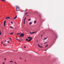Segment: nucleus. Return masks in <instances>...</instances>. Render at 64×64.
Returning a JSON list of instances; mask_svg holds the SVG:
<instances>
[{
	"label": "nucleus",
	"instance_id": "f257e3e1",
	"mask_svg": "<svg viewBox=\"0 0 64 64\" xmlns=\"http://www.w3.org/2000/svg\"><path fill=\"white\" fill-rule=\"evenodd\" d=\"M28 39H30L28 40V42H29V41H30L31 40L33 39V38H31L30 37H28Z\"/></svg>",
	"mask_w": 64,
	"mask_h": 64
},
{
	"label": "nucleus",
	"instance_id": "f03ea898",
	"mask_svg": "<svg viewBox=\"0 0 64 64\" xmlns=\"http://www.w3.org/2000/svg\"><path fill=\"white\" fill-rule=\"evenodd\" d=\"M16 11H19V9L20 8H19V7L18 6H16Z\"/></svg>",
	"mask_w": 64,
	"mask_h": 64
},
{
	"label": "nucleus",
	"instance_id": "7ed1b4c3",
	"mask_svg": "<svg viewBox=\"0 0 64 64\" xmlns=\"http://www.w3.org/2000/svg\"><path fill=\"white\" fill-rule=\"evenodd\" d=\"M24 34L22 33L20 34V36H21L22 37H24Z\"/></svg>",
	"mask_w": 64,
	"mask_h": 64
},
{
	"label": "nucleus",
	"instance_id": "20e7f679",
	"mask_svg": "<svg viewBox=\"0 0 64 64\" xmlns=\"http://www.w3.org/2000/svg\"><path fill=\"white\" fill-rule=\"evenodd\" d=\"M36 32H32H32H30V34H34L35 33H36Z\"/></svg>",
	"mask_w": 64,
	"mask_h": 64
},
{
	"label": "nucleus",
	"instance_id": "39448f33",
	"mask_svg": "<svg viewBox=\"0 0 64 64\" xmlns=\"http://www.w3.org/2000/svg\"><path fill=\"white\" fill-rule=\"evenodd\" d=\"M6 20H4V26H5V23H6Z\"/></svg>",
	"mask_w": 64,
	"mask_h": 64
},
{
	"label": "nucleus",
	"instance_id": "423d86ee",
	"mask_svg": "<svg viewBox=\"0 0 64 64\" xmlns=\"http://www.w3.org/2000/svg\"><path fill=\"white\" fill-rule=\"evenodd\" d=\"M38 44V46L39 47H40V48H43V47L41 46L39 44Z\"/></svg>",
	"mask_w": 64,
	"mask_h": 64
},
{
	"label": "nucleus",
	"instance_id": "0eeeda50",
	"mask_svg": "<svg viewBox=\"0 0 64 64\" xmlns=\"http://www.w3.org/2000/svg\"><path fill=\"white\" fill-rule=\"evenodd\" d=\"M10 18H11L9 17H7L6 18H5V19H10Z\"/></svg>",
	"mask_w": 64,
	"mask_h": 64
},
{
	"label": "nucleus",
	"instance_id": "6e6552de",
	"mask_svg": "<svg viewBox=\"0 0 64 64\" xmlns=\"http://www.w3.org/2000/svg\"><path fill=\"white\" fill-rule=\"evenodd\" d=\"M17 18V16H16L14 18H12V19H15Z\"/></svg>",
	"mask_w": 64,
	"mask_h": 64
},
{
	"label": "nucleus",
	"instance_id": "1a4fd4ad",
	"mask_svg": "<svg viewBox=\"0 0 64 64\" xmlns=\"http://www.w3.org/2000/svg\"><path fill=\"white\" fill-rule=\"evenodd\" d=\"M10 28L11 29H14V28H13V27L12 26H10Z\"/></svg>",
	"mask_w": 64,
	"mask_h": 64
},
{
	"label": "nucleus",
	"instance_id": "9d476101",
	"mask_svg": "<svg viewBox=\"0 0 64 64\" xmlns=\"http://www.w3.org/2000/svg\"><path fill=\"white\" fill-rule=\"evenodd\" d=\"M32 24V22H30L29 23V24L30 25H31V24Z\"/></svg>",
	"mask_w": 64,
	"mask_h": 64
},
{
	"label": "nucleus",
	"instance_id": "9b49d317",
	"mask_svg": "<svg viewBox=\"0 0 64 64\" xmlns=\"http://www.w3.org/2000/svg\"><path fill=\"white\" fill-rule=\"evenodd\" d=\"M34 24H36V20H34Z\"/></svg>",
	"mask_w": 64,
	"mask_h": 64
},
{
	"label": "nucleus",
	"instance_id": "f8f14e48",
	"mask_svg": "<svg viewBox=\"0 0 64 64\" xmlns=\"http://www.w3.org/2000/svg\"><path fill=\"white\" fill-rule=\"evenodd\" d=\"M16 40L18 41H20V40L18 38H16Z\"/></svg>",
	"mask_w": 64,
	"mask_h": 64
},
{
	"label": "nucleus",
	"instance_id": "ddd939ff",
	"mask_svg": "<svg viewBox=\"0 0 64 64\" xmlns=\"http://www.w3.org/2000/svg\"><path fill=\"white\" fill-rule=\"evenodd\" d=\"M26 17H25L24 19V21H25V20H26Z\"/></svg>",
	"mask_w": 64,
	"mask_h": 64
},
{
	"label": "nucleus",
	"instance_id": "4468645a",
	"mask_svg": "<svg viewBox=\"0 0 64 64\" xmlns=\"http://www.w3.org/2000/svg\"><path fill=\"white\" fill-rule=\"evenodd\" d=\"M28 20L29 21H30L31 20V18H30V19H28Z\"/></svg>",
	"mask_w": 64,
	"mask_h": 64
},
{
	"label": "nucleus",
	"instance_id": "2eb2a0df",
	"mask_svg": "<svg viewBox=\"0 0 64 64\" xmlns=\"http://www.w3.org/2000/svg\"><path fill=\"white\" fill-rule=\"evenodd\" d=\"M47 38H44V39H43V40H46V39H47Z\"/></svg>",
	"mask_w": 64,
	"mask_h": 64
},
{
	"label": "nucleus",
	"instance_id": "dca6fc26",
	"mask_svg": "<svg viewBox=\"0 0 64 64\" xmlns=\"http://www.w3.org/2000/svg\"><path fill=\"white\" fill-rule=\"evenodd\" d=\"M26 41H28V38H26Z\"/></svg>",
	"mask_w": 64,
	"mask_h": 64
},
{
	"label": "nucleus",
	"instance_id": "f3484780",
	"mask_svg": "<svg viewBox=\"0 0 64 64\" xmlns=\"http://www.w3.org/2000/svg\"><path fill=\"white\" fill-rule=\"evenodd\" d=\"M47 43V42H45L44 43V44H46V43Z\"/></svg>",
	"mask_w": 64,
	"mask_h": 64
},
{
	"label": "nucleus",
	"instance_id": "a211bd4d",
	"mask_svg": "<svg viewBox=\"0 0 64 64\" xmlns=\"http://www.w3.org/2000/svg\"><path fill=\"white\" fill-rule=\"evenodd\" d=\"M11 24H13V22H11Z\"/></svg>",
	"mask_w": 64,
	"mask_h": 64
},
{
	"label": "nucleus",
	"instance_id": "6ab92c4d",
	"mask_svg": "<svg viewBox=\"0 0 64 64\" xmlns=\"http://www.w3.org/2000/svg\"><path fill=\"white\" fill-rule=\"evenodd\" d=\"M27 14V12H26L25 14H24V15H26V14Z\"/></svg>",
	"mask_w": 64,
	"mask_h": 64
},
{
	"label": "nucleus",
	"instance_id": "aec40b11",
	"mask_svg": "<svg viewBox=\"0 0 64 64\" xmlns=\"http://www.w3.org/2000/svg\"><path fill=\"white\" fill-rule=\"evenodd\" d=\"M13 34V32H12V33H10V34L11 35H12V34Z\"/></svg>",
	"mask_w": 64,
	"mask_h": 64
},
{
	"label": "nucleus",
	"instance_id": "412c9836",
	"mask_svg": "<svg viewBox=\"0 0 64 64\" xmlns=\"http://www.w3.org/2000/svg\"><path fill=\"white\" fill-rule=\"evenodd\" d=\"M48 45L47 44L45 47H46L47 46H48Z\"/></svg>",
	"mask_w": 64,
	"mask_h": 64
},
{
	"label": "nucleus",
	"instance_id": "4be33fe9",
	"mask_svg": "<svg viewBox=\"0 0 64 64\" xmlns=\"http://www.w3.org/2000/svg\"><path fill=\"white\" fill-rule=\"evenodd\" d=\"M25 21H24V24H25Z\"/></svg>",
	"mask_w": 64,
	"mask_h": 64
},
{
	"label": "nucleus",
	"instance_id": "5701e85b",
	"mask_svg": "<svg viewBox=\"0 0 64 64\" xmlns=\"http://www.w3.org/2000/svg\"><path fill=\"white\" fill-rule=\"evenodd\" d=\"M20 34V33H18V34L17 35H19V34Z\"/></svg>",
	"mask_w": 64,
	"mask_h": 64
},
{
	"label": "nucleus",
	"instance_id": "b1692460",
	"mask_svg": "<svg viewBox=\"0 0 64 64\" xmlns=\"http://www.w3.org/2000/svg\"><path fill=\"white\" fill-rule=\"evenodd\" d=\"M1 0L2 1H3V2H4V0Z\"/></svg>",
	"mask_w": 64,
	"mask_h": 64
},
{
	"label": "nucleus",
	"instance_id": "393cba45",
	"mask_svg": "<svg viewBox=\"0 0 64 64\" xmlns=\"http://www.w3.org/2000/svg\"><path fill=\"white\" fill-rule=\"evenodd\" d=\"M3 45H4V46H6V45H5V44H4Z\"/></svg>",
	"mask_w": 64,
	"mask_h": 64
},
{
	"label": "nucleus",
	"instance_id": "a878e982",
	"mask_svg": "<svg viewBox=\"0 0 64 64\" xmlns=\"http://www.w3.org/2000/svg\"><path fill=\"white\" fill-rule=\"evenodd\" d=\"M10 62H13V61H11Z\"/></svg>",
	"mask_w": 64,
	"mask_h": 64
},
{
	"label": "nucleus",
	"instance_id": "bb28decb",
	"mask_svg": "<svg viewBox=\"0 0 64 64\" xmlns=\"http://www.w3.org/2000/svg\"><path fill=\"white\" fill-rule=\"evenodd\" d=\"M1 35V32H0V35Z\"/></svg>",
	"mask_w": 64,
	"mask_h": 64
},
{
	"label": "nucleus",
	"instance_id": "cd10ccee",
	"mask_svg": "<svg viewBox=\"0 0 64 64\" xmlns=\"http://www.w3.org/2000/svg\"><path fill=\"white\" fill-rule=\"evenodd\" d=\"M14 62V63L15 64H17V63H16V62Z\"/></svg>",
	"mask_w": 64,
	"mask_h": 64
},
{
	"label": "nucleus",
	"instance_id": "c85d7f7f",
	"mask_svg": "<svg viewBox=\"0 0 64 64\" xmlns=\"http://www.w3.org/2000/svg\"><path fill=\"white\" fill-rule=\"evenodd\" d=\"M2 64H5V62H2Z\"/></svg>",
	"mask_w": 64,
	"mask_h": 64
},
{
	"label": "nucleus",
	"instance_id": "c756f323",
	"mask_svg": "<svg viewBox=\"0 0 64 64\" xmlns=\"http://www.w3.org/2000/svg\"><path fill=\"white\" fill-rule=\"evenodd\" d=\"M9 38V39H10V40H11V39H11V38Z\"/></svg>",
	"mask_w": 64,
	"mask_h": 64
},
{
	"label": "nucleus",
	"instance_id": "7c9ffc66",
	"mask_svg": "<svg viewBox=\"0 0 64 64\" xmlns=\"http://www.w3.org/2000/svg\"><path fill=\"white\" fill-rule=\"evenodd\" d=\"M9 38V39H10V40H11V39H11V38Z\"/></svg>",
	"mask_w": 64,
	"mask_h": 64
},
{
	"label": "nucleus",
	"instance_id": "2f4dec72",
	"mask_svg": "<svg viewBox=\"0 0 64 64\" xmlns=\"http://www.w3.org/2000/svg\"><path fill=\"white\" fill-rule=\"evenodd\" d=\"M20 39L21 41L22 40V39L21 38H20Z\"/></svg>",
	"mask_w": 64,
	"mask_h": 64
},
{
	"label": "nucleus",
	"instance_id": "473e14b6",
	"mask_svg": "<svg viewBox=\"0 0 64 64\" xmlns=\"http://www.w3.org/2000/svg\"><path fill=\"white\" fill-rule=\"evenodd\" d=\"M27 16H28V17H29V15H27Z\"/></svg>",
	"mask_w": 64,
	"mask_h": 64
},
{
	"label": "nucleus",
	"instance_id": "72a5a7b5",
	"mask_svg": "<svg viewBox=\"0 0 64 64\" xmlns=\"http://www.w3.org/2000/svg\"><path fill=\"white\" fill-rule=\"evenodd\" d=\"M2 44H3V42L2 41Z\"/></svg>",
	"mask_w": 64,
	"mask_h": 64
},
{
	"label": "nucleus",
	"instance_id": "f704fd0d",
	"mask_svg": "<svg viewBox=\"0 0 64 64\" xmlns=\"http://www.w3.org/2000/svg\"><path fill=\"white\" fill-rule=\"evenodd\" d=\"M26 48V46H25L24 47V48Z\"/></svg>",
	"mask_w": 64,
	"mask_h": 64
},
{
	"label": "nucleus",
	"instance_id": "c9c22d12",
	"mask_svg": "<svg viewBox=\"0 0 64 64\" xmlns=\"http://www.w3.org/2000/svg\"><path fill=\"white\" fill-rule=\"evenodd\" d=\"M6 58H5L4 59V60H6Z\"/></svg>",
	"mask_w": 64,
	"mask_h": 64
},
{
	"label": "nucleus",
	"instance_id": "e433bc0d",
	"mask_svg": "<svg viewBox=\"0 0 64 64\" xmlns=\"http://www.w3.org/2000/svg\"><path fill=\"white\" fill-rule=\"evenodd\" d=\"M8 43H9V41H8Z\"/></svg>",
	"mask_w": 64,
	"mask_h": 64
},
{
	"label": "nucleus",
	"instance_id": "4c0bfd02",
	"mask_svg": "<svg viewBox=\"0 0 64 64\" xmlns=\"http://www.w3.org/2000/svg\"><path fill=\"white\" fill-rule=\"evenodd\" d=\"M20 58V59H22V58Z\"/></svg>",
	"mask_w": 64,
	"mask_h": 64
},
{
	"label": "nucleus",
	"instance_id": "58836bf2",
	"mask_svg": "<svg viewBox=\"0 0 64 64\" xmlns=\"http://www.w3.org/2000/svg\"><path fill=\"white\" fill-rule=\"evenodd\" d=\"M43 36V34L41 36V37H42Z\"/></svg>",
	"mask_w": 64,
	"mask_h": 64
},
{
	"label": "nucleus",
	"instance_id": "ea45409f",
	"mask_svg": "<svg viewBox=\"0 0 64 64\" xmlns=\"http://www.w3.org/2000/svg\"><path fill=\"white\" fill-rule=\"evenodd\" d=\"M39 16H40V17H41V16H40V15H39Z\"/></svg>",
	"mask_w": 64,
	"mask_h": 64
},
{
	"label": "nucleus",
	"instance_id": "a19ab883",
	"mask_svg": "<svg viewBox=\"0 0 64 64\" xmlns=\"http://www.w3.org/2000/svg\"><path fill=\"white\" fill-rule=\"evenodd\" d=\"M25 62H26V60H25Z\"/></svg>",
	"mask_w": 64,
	"mask_h": 64
},
{
	"label": "nucleus",
	"instance_id": "79ce46f5",
	"mask_svg": "<svg viewBox=\"0 0 64 64\" xmlns=\"http://www.w3.org/2000/svg\"><path fill=\"white\" fill-rule=\"evenodd\" d=\"M5 42H6V40H5Z\"/></svg>",
	"mask_w": 64,
	"mask_h": 64
},
{
	"label": "nucleus",
	"instance_id": "37998d69",
	"mask_svg": "<svg viewBox=\"0 0 64 64\" xmlns=\"http://www.w3.org/2000/svg\"><path fill=\"white\" fill-rule=\"evenodd\" d=\"M45 51H47V50H46Z\"/></svg>",
	"mask_w": 64,
	"mask_h": 64
},
{
	"label": "nucleus",
	"instance_id": "c03bdc74",
	"mask_svg": "<svg viewBox=\"0 0 64 64\" xmlns=\"http://www.w3.org/2000/svg\"><path fill=\"white\" fill-rule=\"evenodd\" d=\"M11 41H12V39L11 40Z\"/></svg>",
	"mask_w": 64,
	"mask_h": 64
},
{
	"label": "nucleus",
	"instance_id": "a18cd8bd",
	"mask_svg": "<svg viewBox=\"0 0 64 64\" xmlns=\"http://www.w3.org/2000/svg\"><path fill=\"white\" fill-rule=\"evenodd\" d=\"M26 11V10H25L24 11Z\"/></svg>",
	"mask_w": 64,
	"mask_h": 64
},
{
	"label": "nucleus",
	"instance_id": "49530a36",
	"mask_svg": "<svg viewBox=\"0 0 64 64\" xmlns=\"http://www.w3.org/2000/svg\"><path fill=\"white\" fill-rule=\"evenodd\" d=\"M0 32H1V31H0Z\"/></svg>",
	"mask_w": 64,
	"mask_h": 64
},
{
	"label": "nucleus",
	"instance_id": "de8ad7c7",
	"mask_svg": "<svg viewBox=\"0 0 64 64\" xmlns=\"http://www.w3.org/2000/svg\"><path fill=\"white\" fill-rule=\"evenodd\" d=\"M37 42H38V40H37Z\"/></svg>",
	"mask_w": 64,
	"mask_h": 64
},
{
	"label": "nucleus",
	"instance_id": "09e8293b",
	"mask_svg": "<svg viewBox=\"0 0 64 64\" xmlns=\"http://www.w3.org/2000/svg\"><path fill=\"white\" fill-rule=\"evenodd\" d=\"M43 33H44V32Z\"/></svg>",
	"mask_w": 64,
	"mask_h": 64
}]
</instances>
